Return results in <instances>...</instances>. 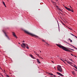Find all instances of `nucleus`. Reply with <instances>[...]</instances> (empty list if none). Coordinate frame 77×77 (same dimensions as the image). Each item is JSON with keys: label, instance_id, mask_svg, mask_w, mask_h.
Instances as JSON below:
<instances>
[{"label": "nucleus", "instance_id": "e433bc0d", "mask_svg": "<svg viewBox=\"0 0 77 77\" xmlns=\"http://www.w3.org/2000/svg\"><path fill=\"white\" fill-rule=\"evenodd\" d=\"M52 62H53V63H54V62H53V61H52Z\"/></svg>", "mask_w": 77, "mask_h": 77}, {"label": "nucleus", "instance_id": "aec40b11", "mask_svg": "<svg viewBox=\"0 0 77 77\" xmlns=\"http://www.w3.org/2000/svg\"><path fill=\"white\" fill-rule=\"evenodd\" d=\"M59 10H60V11H62V10L61 9H60V8L59 9Z\"/></svg>", "mask_w": 77, "mask_h": 77}, {"label": "nucleus", "instance_id": "6ab92c4d", "mask_svg": "<svg viewBox=\"0 0 77 77\" xmlns=\"http://www.w3.org/2000/svg\"><path fill=\"white\" fill-rule=\"evenodd\" d=\"M74 65L75 66H73L74 67H75V68H77V66H76L75 65Z\"/></svg>", "mask_w": 77, "mask_h": 77}, {"label": "nucleus", "instance_id": "4be33fe9", "mask_svg": "<svg viewBox=\"0 0 77 77\" xmlns=\"http://www.w3.org/2000/svg\"><path fill=\"white\" fill-rule=\"evenodd\" d=\"M22 42H25V41H24V40H23V41H22Z\"/></svg>", "mask_w": 77, "mask_h": 77}, {"label": "nucleus", "instance_id": "c85d7f7f", "mask_svg": "<svg viewBox=\"0 0 77 77\" xmlns=\"http://www.w3.org/2000/svg\"><path fill=\"white\" fill-rule=\"evenodd\" d=\"M75 71H77V70L75 69Z\"/></svg>", "mask_w": 77, "mask_h": 77}, {"label": "nucleus", "instance_id": "c9c22d12", "mask_svg": "<svg viewBox=\"0 0 77 77\" xmlns=\"http://www.w3.org/2000/svg\"><path fill=\"white\" fill-rule=\"evenodd\" d=\"M69 40H71V39H70V38H69Z\"/></svg>", "mask_w": 77, "mask_h": 77}, {"label": "nucleus", "instance_id": "4468645a", "mask_svg": "<svg viewBox=\"0 0 77 77\" xmlns=\"http://www.w3.org/2000/svg\"><path fill=\"white\" fill-rule=\"evenodd\" d=\"M30 57H32V59H35V58L34 57H33V55H30Z\"/></svg>", "mask_w": 77, "mask_h": 77}, {"label": "nucleus", "instance_id": "ddd939ff", "mask_svg": "<svg viewBox=\"0 0 77 77\" xmlns=\"http://www.w3.org/2000/svg\"><path fill=\"white\" fill-rule=\"evenodd\" d=\"M49 75H54V76H56V75H53V74H51V73H49Z\"/></svg>", "mask_w": 77, "mask_h": 77}, {"label": "nucleus", "instance_id": "412c9836", "mask_svg": "<svg viewBox=\"0 0 77 77\" xmlns=\"http://www.w3.org/2000/svg\"><path fill=\"white\" fill-rule=\"evenodd\" d=\"M70 60H71V61H72V59H70Z\"/></svg>", "mask_w": 77, "mask_h": 77}, {"label": "nucleus", "instance_id": "7c9ffc66", "mask_svg": "<svg viewBox=\"0 0 77 77\" xmlns=\"http://www.w3.org/2000/svg\"><path fill=\"white\" fill-rule=\"evenodd\" d=\"M69 45H71V46H73V45H70L69 44Z\"/></svg>", "mask_w": 77, "mask_h": 77}, {"label": "nucleus", "instance_id": "39448f33", "mask_svg": "<svg viewBox=\"0 0 77 77\" xmlns=\"http://www.w3.org/2000/svg\"><path fill=\"white\" fill-rule=\"evenodd\" d=\"M57 74H58L59 75H60V76H61V77H63V75H62V74L60 73L59 72H57Z\"/></svg>", "mask_w": 77, "mask_h": 77}, {"label": "nucleus", "instance_id": "f704fd0d", "mask_svg": "<svg viewBox=\"0 0 77 77\" xmlns=\"http://www.w3.org/2000/svg\"><path fill=\"white\" fill-rule=\"evenodd\" d=\"M60 13L61 14H62V13H61L60 12Z\"/></svg>", "mask_w": 77, "mask_h": 77}, {"label": "nucleus", "instance_id": "58836bf2", "mask_svg": "<svg viewBox=\"0 0 77 77\" xmlns=\"http://www.w3.org/2000/svg\"><path fill=\"white\" fill-rule=\"evenodd\" d=\"M75 57H76V56H75Z\"/></svg>", "mask_w": 77, "mask_h": 77}, {"label": "nucleus", "instance_id": "a211bd4d", "mask_svg": "<svg viewBox=\"0 0 77 77\" xmlns=\"http://www.w3.org/2000/svg\"><path fill=\"white\" fill-rule=\"evenodd\" d=\"M65 9H67V10H68V8L67 7H65Z\"/></svg>", "mask_w": 77, "mask_h": 77}, {"label": "nucleus", "instance_id": "473e14b6", "mask_svg": "<svg viewBox=\"0 0 77 77\" xmlns=\"http://www.w3.org/2000/svg\"><path fill=\"white\" fill-rule=\"evenodd\" d=\"M46 44H48V45H49V44H48V43H46Z\"/></svg>", "mask_w": 77, "mask_h": 77}, {"label": "nucleus", "instance_id": "1a4fd4ad", "mask_svg": "<svg viewBox=\"0 0 77 77\" xmlns=\"http://www.w3.org/2000/svg\"><path fill=\"white\" fill-rule=\"evenodd\" d=\"M26 48L27 49H29V45L27 44H26Z\"/></svg>", "mask_w": 77, "mask_h": 77}, {"label": "nucleus", "instance_id": "a19ab883", "mask_svg": "<svg viewBox=\"0 0 77 77\" xmlns=\"http://www.w3.org/2000/svg\"><path fill=\"white\" fill-rule=\"evenodd\" d=\"M5 6V8H6V5Z\"/></svg>", "mask_w": 77, "mask_h": 77}, {"label": "nucleus", "instance_id": "393cba45", "mask_svg": "<svg viewBox=\"0 0 77 77\" xmlns=\"http://www.w3.org/2000/svg\"><path fill=\"white\" fill-rule=\"evenodd\" d=\"M42 41H43V42H45V41H44V40H42Z\"/></svg>", "mask_w": 77, "mask_h": 77}, {"label": "nucleus", "instance_id": "f3484780", "mask_svg": "<svg viewBox=\"0 0 77 77\" xmlns=\"http://www.w3.org/2000/svg\"><path fill=\"white\" fill-rule=\"evenodd\" d=\"M35 54H36V55H37L38 57H39L40 56L38 55V54H37L36 53H35Z\"/></svg>", "mask_w": 77, "mask_h": 77}, {"label": "nucleus", "instance_id": "f03ea898", "mask_svg": "<svg viewBox=\"0 0 77 77\" xmlns=\"http://www.w3.org/2000/svg\"><path fill=\"white\" fill-rule=\"evenodd\" d=\"M24 31L26 33H27L28 34V35H31V36H35V38H38V36H37V35H36L33 34H32L29 32L28 31L26 30H24Z\"/></svg>", "mask_w": 77, "mask_h": 77}, {"label": "nucleus", "instance_id": "bb28decb", "mask_svg": "<svg viewBox=\"0 0 77 77\" xmlns=\"http://www.w3.org/2000/svg\"><path fill=\"white\" fill-rule=\"evenodd\" d=\"M61 60H62V61H63V62H64V61H63V60H62V59H61Z\"/></svg>", "mask_w": 77, "mask_h": 77}, {"label": "nucleus", "instance_id": "5701e85b", "mask_svg": "<svg viewBox=\"0 0 77 77\" xmlns=\"http://www.w3.org/2000/svg\"><path fill=\"white\" fill-rule=\"evenodd\" d=\"M71 55L72 56H74V55L72 54H71Z\"/></svg>", "mask_w": 77, "mask_h": 77}, {"label": "nucleus", "instance_id": "6e6552de", "mask_svg": "<svg viewBox=\"0 0 77 77\" xmlns=\"http://www.w3.org/2000/svg\"><path fill=\"white\" fill-rule=\"evenodd\" d=\"M2 31H3V32L4 33H5V35L6 36V37H7V38H8V39H9V37H8V36L7 35H6V32H5V31H4V30H2Z\"/></svg>", "mask_w": 77, "mask_h": 77}, {"label": "nucleus", "instance_id": "2eb2a0df", "mask_svg": "<svg viewBox=\"0 0 77 77\" xmlns=\"http://www.w3.org/2000/svg\"><path fill=\"white\" fill-rule=\"evenodd\" d=\"M2 3L5 6H6V5H5V2H2Z\"/></svg>", "mask_w": 77, "mask_h": 77}, {"label": "nucleus", "instance_id": "c03bdc74", "mask_svg": "<svg viewBox=\"0 0 77 77\" xmlns=\"http://www.w3.org/2000/svg\"><path fill=\"white\" fill-rule=\"evenodd\" d=\"M19 44H20V43H19Z\"/></svg>", "mask_w": 77, "mask_h": 77}, {"label": "nucleus", "instance_id": "c756f323", "mask_svg": "<svg viewBox=\"0 0 77 77\" xmlns=\"http://www.w3.org/2000/svg\"><path fill=\"white\" fill-rule=\"evenodd\" d=\"M66 43H67V44H69V43H67L66 42Z\"/></svg>", "mask_w": 77, "mask_h": 77}, {"label": "nucleus", "instance_id": "f257e3e1", "mask_svg": "<svg viewBox=\"0 0 77 77\" xmlns=\"http://www.w3.org/2000/svg\"><path fill=\"white\" fill-rule=\"evenodd\" d=\"M56 45H57V46L58 47H59V48H62L63 50H64V51H68V52H72V51H70V50H69V49L71 50L72 51H74V49H72L69 48H66L63 46H61L57 44H56Z\"/></svg>", "mask_w": 77, "mask_h": 77}, {"label": "nucleus", "instance_id": "f8f14e48", "mask_svg": "<svg viewBox=\"0 0 77 77\" xmlns=\"http://www.w3.org/2000/svg\"><path fill=\"white\" fill-rule=\"evenodd\" d=\"M51 2H52V3H53V5H55V4H56V3L55 2H53L52 1H51Z\"/></svg>", "mask_w": 77, "mask_h": 77}, {"label": "nucleus", "instance_id": "9b49d317", "mask_svg": "<svg viewBox=\"0 0 77 77\" xmlns=\"http://www.w3.org/2000/svg\"><path fill=\"white\" fill-rule=\"evenodd\" d=\"M37 60L38 63H41L40 62V61H39V59H37Z\"/></svg>", "mask_w": 77, "mask_h": 77}, {"label": "nucleus", "instance_id": "72a5a7b5", "mask_svg": "<svg viewBox=\"0 0 77 77\" xmlns=\"http://www.w3.org/2000/svg\"><path fill=\"white\" fill-rule=\"evenodd\" d=\"M63 24V25H65V24H64L63 23H62Z\"/></svg>", "mask_w": 77, "mask_h": 77}, {"label": "nucleus", "instance_id": "9d476101", "mask_svg": "<svg viewBox=\"0 0 77 77\" xmlns=\"http://www.w3.org/2000/svg\"><path fill=\"white\" fill-rule=\"evenodd\" d=\"M70 35H71L72 36H75V38H77V37L75 35H74L73 34H72V33H70Z\"/></svg>", "mask_w": 77, "mask_h": 77}, {"label": "nucleus", "instance_id": "a878e982", "mask_svg": "<svg viewBox=\"0 0 77 77\" xmlns=\"http://www.w3.org/2000/svg\"><path fill=\"white\" fill-rule=\"evenodd\" d=\"M56 7H57V8H58V6H57H57H56Z\"/></svg>", "mask_w": 77, "mask_h": 77}, {"label": "nucleus", "instance_id": "7ed1b4c3", "mask_svg": "<svg viewBox=\"0 0 77 77\" xmlns=\"http://www.w3.org/2000/svg\"><path fill=\"white\" fill-rule=\"evenodd\" d=\"M57 68L58 70V71H59L60 72H62L63 71L62 69V67H61V66H58L57 67Z\"/></svg>", "mask_w": 77, "mask_h": 77}, {"label": "nucleus", "instance_id": "ea45409f", "mask_svg": "<svg viewBox=\"0 0 77 77\" xmlns=\"http://www.w3.org/2000/svg\"><path fill=\"white\" fill-rule=\"evenodd\" d=\"M0 69H2V68H1V67H0Z\"/></svg>", "mask_w": 77, "mask_h": 77}, {"label": "nucleus", "instance_id": "4c0bfd02", "mask_svg": "<svg viewBox=\"0 0 77 77\" xmlns=\"http://www.w3.org/2000/svg\"><path fill=\"white\" fill-rule=\"evenodd\" d=\"M40 52L41 53V51H40Z\"/></svg>", "mask_w": 77, "mask_h": 77}, {"label": "nucleus", "instance_id": "2f4dec72", "mask_svg": "<svg viewBox=\"0 0 77 77\" xmlns=\"http://www.w3.org/2000/svg\"><path fill=\"white\" fill-rule=\"evenodd\" d=\"M69 45H71V46H73V45H70L69 44Z\"/></svg>", "mask_w": 77, "mask_h": 77}, {"label": "nucleus", "instance_id": "dca6fc26", "mask_svg": "<svg viewBox=\"0 0 77 77\" xmlns=\"http://www.w3.org/2000/svg\"><path fill=\"white\" fill-rule=\"evenodd\" d=\"M67 63H68L69 64H72V63L71 62H68V61H67Z\"/></svg>", "mask_w": 77, "mask_h": 77}, {"label": "nucleus", "instance_id": "423d86ee", "mask_svg": "<svg viewBox=\"0 0 77 77\" xmlns=\"http://www.w3.org/2000/svg\"><path fill=\"white\" fill-rule=\"evenodd\" d=\"M12 33H13V36H14L15 37V38H17V36H16V35H15V32H12Z\"/></svg>", "mask_w": 77, "mask_h": 77}, {"label": "nucleus", "instance_id": "37998d69", "mask_svg": "<svg viewBox=\"0 0 77 77\" xmlns=\"http://www.w3.org/2000/svg\"><path fill=\"white\" fill-rule=\"evenodd\" d=\"M2 75V76H3V75Z\"/></svg>", "mask_w": 77, "mask_h": 77}, {"label": "nucleus", "instance_id": "b1692460", "mask_svg": "<svg viewBox=\"0 0 77 77\" xmlns=\"http://www.w3.org/2000/svg\"><path fill=\"white\" fill-rule=\"evenodd\" d=\"M69 7L70 8H71V9H72V7H71V6H69Z\"/></svg>", "mask_w": 77, "mask_h": 77}, {"label": "nucleus", "instance_id": "20e7f679", "mask_svg": "<svg viewBox=\"0 0 77 77\" xmlns=\"http://www.w3.org/2000/svg\"><path fill=\"white\" fill-rule=\"evenodd\" d=\"M21 46L23 48H26V44L25 43H23L22 45H21Z\"/></svg>", "mask_w": 77, "mask_h": 77}, {"label": "nucleus", "instance_id": "79ce46f5", "mask_svg": "<svg viewBox=\"0 0 77 77\" xmlns=\"http://www.w3.org/2000/svg\"><path fill=\"white\" fill-rule=\"evenodd\" d=\"M4 71H5V70H4Z\"/></svg>", "mask_w": 77, "mask_h": 77}, {"label": "nucleus", "instance_id": "cd10ccee", "mask_svg": "<svg viewBox=\"0 0 77 77\" xmlns=\"http://www.w3.org/2000/svg\"><path fill=\"white\" fill-rule=\"evenodd\" d=\"M70 42H72V40H70Z\"/></svg>", "mask_w": 77, "mask_h": 77}, {"label": "nucleus", "instance_id": "0eeeda50", "mask_svg": "<svg viewBox=\"0 0 77 77\" xmlns=\"http://www.w3.org/2000/svg\"><path fill=\"white\" fill-rule=\"evenodd\" d=\"M69 11H71L72 12H74V11H73V10H71V9H70L69 8H68V10Z\"/></svg>", "mask_w": 77, "mask_h": 77}]
</instances>
